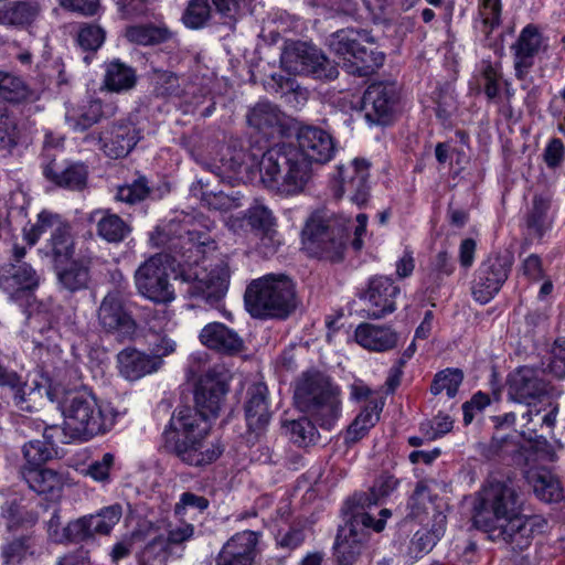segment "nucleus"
I'll list each match as a JSON object with an SVG mask.
<instances>
[{
  "label": "nucleus",
  "instance_id": "f257e3e1",
  "mask_svg": "<svg viewBox=\"0 0 565 565\" xmlns=\"http://www.w3.org/2000/svg\"><path fill=\"white\" fill-rule=\"evenodd\" d=\"M157 233L164 236L160 241L163 246L188 263L181 278L188 285L189 297L215 307L225 297L231 278L226 258L207 263L205 255L215 250V241L207 232L199 231L188 216L170 221Z\"/></svg>",
  "mask_w": 565,
  "mask_h": 565
},
{
  "label": "nucleus",
  "instance_id": "f03ea898",
  "mask_svg": "<svg viewBox=\"0 0 565 565\" xmlns=\"http://www.w3.org/2000/svg\"><path fill=\"white\" fill-rule=\"evenodd\" d=\"M476 527L512 551L526 550L545 521L522 513V501L513 486L503 480H489L478 492L473 508Z\"/></svg>",
  "mask_w": 565,
  "mask_h": 565
},
{
  "label": "nucleus",
  "instance_id": "7ed1b4c3",
  "mask_svg": "<svg viewBox=\"0 0 565 565\" xmlns=\"http://www.w3.org/2000/svg\"><path fill=\"white\" fill-rule=\"evenodd\" d=\"M210 429L211 419L206 415L189 406L179 407L163 431V446L188 466L211 465L223 454L224 446L218 440H205Z\"/></svg>",
  "mask_w": 565,
  "mask_h": 565
},
{
  "label": "nucleus",
  "instance_id": "20e7f679",
  "mask_svg": "<svg viewBox=\"0 0 565 565\" xmlns=\"http://www.w3.org/2000/svg\"><path fill=\"white\" fill-rule=\"evenodd\" d=\"M259 172L263 184L281 196L302 193L312 177L311 166L305 154L287 143L275 145L264 152Z\"/></svg>",
  "mask_w": 565,
  "mask_h": 565
},
{
  "label": "nucleus",
  "instance_id": "39448f33",
  "mask_svg": "<svg viewBox=\"0 0 565 565\" xmlns=\"http://www.w3.org/2000/svg\"><path fill=\"white\" fill-rule=\"evenodd\" d=\"M58 405L70 439L88 440L104 434L113 428L118 415L110 404H99L87 391L66 392Z\"/></svg>",
  "mask_w": 565,
  "mask_h": 565
},
{
  "label": "nucleus",
  "instance_id": "423d86ee",
  "mask_svg": "<svg viewBox=\"0 0 565 565\" xmlns=\"http://www.w3.org/2000/svg\"><path fill=\"white\" fill-rule=\"evenodd\" d=\"M295 402L320 427L331 429L341 414L340 391L320 372H307L297 382Z\"/></svg>",
  "mask_w": 565,
  "mask_h": 565
},
{
  "label": "nucleus",
  "instance_id": "0eeeda50",
  "mask_svg": "<svg viewBox=\"0 0 565 565\" xmlns=\"http://www.w3.org/2000/svg\"><path fill=\"white\" fill-rule=\"evenodd\" d=\"M245 306L256 318H286L296 308L295 286L286 275L253 280L245 291Z\"/></svg>",
  "mask_w": 565,
  "mask_h": 565
},
{
  "label": "nucleus",
  "instance_id": "6e6552de",
  "mask_svg": "<svg viewBox=\"0 0 565 565\" xmlns=\"http://www.w3.org/2000/svg\"><path fill=\"white\" fill-rule=\"evenodd\" d=\"M351 220L335 214H313L302 231L305 249L313 257L331 263L344 258Z\"/></svg>",
  "mask_w": 565,
  "mask_h": 565
},
{
  "label": "nucleus",
  "instance_id": "1a4fd4ad",
  "mask_svg": "<svg viewBox=\"0 0 565 565\" xmlns=\"http://www.w3.org/2000/svg\"><path fill=\"white\" fill-rule=\"evenodd\" d=\"M343 526H340L333 544V557L337 565H354L362 556L370 540L371 530L381 532L383 520H374L366 511L353 510Z\"/></svg>",
  "mask_w": 565,
  "mask_h": 565
},
{
  "label": "nucleus",
  "instance_id": "9d476101",
  "mask_svg": "<svg viewBox=\"0 0 565 565\" xmlns=\"http://www.w3.org/2000/svg\"><path fill=\"white\" fill-rule=\"evenodd\" d=\"M128 282L122 280L116 288L109 290L97 309V321L100 329L119 339H131L137 330V323L127 310L124 294Z\"/></svg>",
  "mask_w": 565,
  "mask_h": 565
},
{
  "label": "nucleus",
  "instance_id": "9b49d317",
  "mask_svg": "<svg viewBox=\"0 0 565 565\" xmlns=\"http://www.w3.org/2000/svg\"><path fill=\"white\" fill-rule=\"evenodd\" d=\"M281 63L294 73H306L316 78L338 77V67L315 45L307 42H292L281 54Z\"/></svg>",
  "mask_w": 565,
  "mask_h": 565
},
{
  "label": "nucleus",
  "instance_id": "f8f14e48",
  "mask_svg": "<svg viewBox=\"0 0 565 565\" xmlns=\"http://www.w3.org/2000/svg\"><path fill=\"white\" fill-rule=\"evenodd\" d=\"M135 285L141 296L156 303H168L175 298L169 279V266L161 255L148 258L137 268Z\"/></svg>",
  "mask_w": 565,
  "mask_h": 565
},
{
  "label": "nucleus",
  "instance_id": "ddd939ff",
  "mask_svg": "<svg viewBox=\"0 0 565 565\" xmlns=\"http://www.w3.org/2000/svg\"><path fill=\"white\" fill-rule=\"evenodd\" d=\"M140 140V132L136 126L125 119L113 121L99 132H90L84 141L98 146L103 152L111 158L126 157Z\"/></svg>",
  "mask_w": 565,
  "mask_h": 565
},
{
  "label": "nucleus",
  "instance_id": "4468645a",
  "mask_svg": "<svg viewBox=\"0 0 565 565\" xmlns=\"http://www.w3.org/2000/svg\"><path fill=\"white\" fill-rule=\"evenodd\" d=\"M370 163L364 159H354L338 167L334 194L347 195L359 206L365 204L370 196Z\"/></svg>",
  "mask_w": 565,
  "mask_h": 565
},
{
  "label": "nucleus",
  "instance_id": "2eb2a0df",
  "mask_svg": "<svg viewBox=\"0 0 565 565\" xmlns=\"http://www.w3.org/2000/svg\"><path fill=\"white\" fill-rule=\"evenodd\" d=\"M511 262L509 257L494 255L479 266L472 285L476 301L488 303L501 289L509 277Z\"/></svg>",
  "mask_w": 565,
  "mask_h": 565
},
{
  "label": "nucleus",
  "instance_id": "dca6fc26",
  "mask_svg": "<svg viewBox=\"0 0 565 565\" xmlns=\"http://www.w3.org/2000/svg\"><path fill=\"white\" fill-rule=\"evenodd\" d=\"M553 387L544 377V371L531 366H521L513 372L508 382V395L511 399L531 405L552 395Z\"/></svg>",
  "mask_w": 565,
  "mask_h": 565
},
{
  "label": "nucleus",
  "instance_id": "f3484780",
  "mask_svg": "<svg viewBox=\"0 0 565 565\" xmlns=\"http://www.w3.org/2000/svg\"><path fill=\"white\" fill-rule=\"evenodd\" d=\"M268 395V387L263 382L252 384L246 392L244 413L248 443H255L265 433L270 422Z\"/></svg>",
  "mask_w": 565,
  "mask_h": 565
},
{
  "label": "nucleus",
  "instance_id": "a211bd4d",
  "mask_svg": "<svg viewBox=\"0 0 565 565\" xmlns=\"http://www.w3.org/2000/svg\"><path fill=\"white\" fill-rule=\"evenodd\" d=\"M401 289L392 278L386 276L373 277L367 288L360 295L365 303V311L370 319H382L396 309V298Z\"/></svg>",
  "mask_w": 565,
  "mask_h": 565
},
{
  "label": "nucleus",
  "instance_id": "6ab92c4d",
  "mask_svg": "<svg viewBox=\"0 0 565 565\" xmlns=\"http://www.w3.org/2000/svg\"><path fill=\"white\" fill-rule=\"evenodd\" d=\"M397 99L394 83H373L364 92L362 102L365 119L371 125H385Z\"/></svg>",
  "mask_w": 565,
  "mask_h": 565
},
{
  "label": "nucleus",
  "instance_id": "aec40b11",
  "mask_svg": "<svg viewBox=\"0 0 565 565\" xmlns=\"http://www.w3.org/2000/svg\"><path fill=\"white\" fill-rule=\"evenodd\" d=\"M228 385L215 371L203 374L196 385L194 399L198 412L206 415L209 419L216 418L221 411Z\"/></svg>",
  "mask_w": 565,
  "mask_h": 565
},
{
  "label": "nucleus",
  "instance_id": "412c9836",
  "mask_svg": "<svg viewBox=\"0 0 565 565\" xmlns=\"http://www.w3.org/2000/svg\"><path fill=\"white\" fill-rule=\"evenodd\" d=\"M57 149L45 148L43 153V174L54 184L71 190H82L86 185L87 170L84 164L72 163L68 166L57 161Z\"/></svg>",
  "mask_w": 565,
  "mask_h": 565
},
{
  "label": "nucleus",
  "instance_id": "4be33fe9",
  "mask_svg": "<svg viewBox=\"0 0 565 565\" xmlns=\"http://www.w3.org/2000/svg\"><path fill=\"white\" fill-rule=\"evenodd\" d=\"M40 277L26 263H12L0 271V288L12 300H20L39 286Z\"/></svg>",
  "mask_w": 565,
  "mask_h": 565
},
{
  "label": "nucleus",
  "instance_id": "5701e85b",
  "mask_svg": "<svg viewBox=\"0 0 565 565\" xmlns=\"http://www.w3.org/2000/svg\"><path fill=\"white\" fill-rule=\"evenodd\" d=\"M117 109L114 103L90 99L83 105L67 107L65 121L74 131H85L102 119L114 117Z\"/></svg>",
  "mask_w": 565,
  "mask_h": 565
},
{
  "label": "nucleus",
  "instance_id": "b1692460",
  "mask_svg": "<svg viewBox=\"0 0 565 565\" xmlns=\"http://www.w3.org/2000/svg\"><path fill=\"white\" fill-rule=\"evenodd\" d=\"M298 147L308 162L326 163L334 152L332 137L321 128L305 126L297 134Z\"/></svg>",
  "mask_w": 565,
  "mask_h": 565
},
{
  "label": "nucleus",
  "instance_id": "393cba45",
  "mask_svg": "<svg viewBox=\"0 0 565 565\" xmlns=\"http://www.w3.org/2000/svg\"><path fill=\"white\" fill-rule=\"evenodd\" d=\"M542 46V35L539 29L526 25L520 33L516 42L511 46L514 53V68L518 79L523 81L534 64V57Z\"/></svg>",
  "mask_w": 565,
  "mask_h": 565
},
{
  "label": "nucleus",
  "instance_id": "a878e982",
  "mask_svg": "<svg viewBox=\"0 0 565 565\" xmlns=\"http://www.w3.org/2000/svg\"><path fill=\"white\" fill-rule=\"evenodd\" d=\"M20 475L29 488L38 494L45 495L50 500L61 498L65 484L63 473L42 467H21Z\"/></svg>",
  "mask_w": 565,
  "mask_h": 565
},
{
  "label": "nucleus",
  "instance_id": "bb28decb",
  "mask_svg": "<svg viewBox=\"0 0 565 565\" xmlns=\"http://www.w3.org/2000/svg\"><path fill=\"white\" fill-rule=\"evenodd\" d=\"M200 341L206 348L226 355L244 350V341L236 331L221 322H211L200 332Z\"/></svg>",
  "mask_w": 565,
  "mask_h": 565
},
{
  "label": "nucleus",
  "instance_id": "cd10ccee",
  "mask_svg": "<svg viewBox=\"0 0 565 565\" xmlns=\"http://www.w3.org/2000/svg\"><path fill=\"white\" fill-rule=\"evenodd\" d=\"M90 265L92 259L87 257L56 264L55 273L58 287L72 294L87 289L92 280Z\"/></svg>",
  "mask_w": 565,
  "mask_h": 565
},
{
  "label": "nucleus",
  "instance_id": "c85d7f7f",
  "mask_svg": "<svg viewBox=\"0 0 565 565\" xmlns=\"http://www.w3.org/2000/svg\"><path fill=\"white\" fill-rule=\"evenodd\" d=\"M119 373L129 381L139 380L160 370L158 358L134 348H126L117 355Z\"/></svg>",
  "mask_w": 565,
  "mask_h": 565
},
{
  "label": "nucleus",
  "instance_id": "c756f323",
  "mask_svg": "<svg viewBox=\"0 0 565 565\" xmlns=\"http://www.w3.org/2000/svg\"><path fill=\"white\" fill-rule=\"evenodd\" d=\"M356 342L371 351L384 352L396 347L397 333L390 327L361 323L354 332Z\"/></svg>",
  "mask_w": 565,
  "mask_h": 565
},
{
  "label": "nucleus",
  "instance_id": "7c9ffc66",
  "mask_svg": "<svg viewBox=\"0 0 565 565\" xmlns=\"http://www.w3.org/2000/svg\"><path fill=\"white\" fill-rule=\"evenodd\" d=\"M209 183H204L203 180H199L196 183L191 185V193L201 200L203 205L211 210L220 212H228L238 209L243 205V195L239 191L231 189L228 192L224 190L211 191L207 190Z\"/></svg>",
  "mask_w": 565,
  "mask_h": 565
},
{
  "label": "nucleus",
  "instance_id": "2f4dec72",
  "mask_svg": "<svg viewBox=\"0 0 565 565\" xmlns=\"http://www.w3.org/2000/svg\"><path fill=\"white\" fill-rule=\"evenodd\" d=\"M362 43L374 44V38L363 29L347 28L332 33L329 38V47L331 52L344 60L351 61L355 54V49Z\"/></svg>",
  "mask_w": 565,
  "mask_h": 565
},
{
  "label": "nucleus",
  "instance_id": "473e14b6",
  "mask_svg": "<svg viewBox=\"0 0 565 565\" xmlns=\"http://www.w3.org/2000/svg\"><path fill=\"white\" fill-rule=\"evenodd\" d=\"M398 484V480L391 475H381L370 489V492L355 493L345 502V508L349 511L360 510L365 511L380 502L381 499L390 495Z\"/></svg>",
  "mask_w": 565,
  "mask_h": 565
},
{
  "label": "nucleus",
  "instance_id": "72a5a7b5",
  "mask_svg": "<svg viewBox=\"0 0 565 565\" xmlns=\"http://www.w3.org/2000/svg\"><path fill=\"white\" fill-rule=\"evenodd\" d=\"M431 529H420L412 537L408 545V555L412 559L420 558L437 544L445 533L446 515L441 512L434 513Z\"/></svg>",
  "mask_w": 565,
  "mask_h": 565
},
{
  "label": "nucleus",
  "instance_id": "f704fd0d",
  "mask_svg": "<svg viewBox=\"0 0 565 565\" xmlns=\"http://www.w3.org/2000/svg\"><path fill=\"white\" fill-rule=\"evenodd\" d=\"M98 215L100 217L96 222L97 235L107 243H120L130 234V225L119 215L100 210L95 211L90 218L94 220Z\"/></svg>",
  "mask_w": 565,
  "mask_h": 565
},
{
  "label": "nucleus",
  "instance_id": "c9c22d12",
  "mask_svg": "<svg viewBox=\"0 0 565 565\" xmlns=\"http://www.w3.org/2000/svg\"><path fill=\"white\" fill-rule=\"evenodd\" d=\"M137 74L134 67L121 62L113 60L105 66L104 87L114 93L130 90L136 86Z\"/></svg>",
  "mask_w": 565,
  "mask_h": 565
},
{
  "label": "nucleus",
  "instance_id": "e433bc0d",
  "mask_svg": "<svg viewBox=\"0 0 565 565\" xmlns=\"http://www.w3.org/2000/svg\"><path fill=\"white\" fill-rule=\"evenodd\" d=\"M41 12L36 0H21L4 6L2 25L25 28L32 24Z\"/></svg>",
  "mask_w": 565,
  "mask_h": 565
},
{
  "label": "nucleus",
  "instance_id": "4c0bfd02",
  "mask_svg": "<svg viewBox=\"0 0 565 565\" xmlns=\"http://www.w3.org/2000/svg\"><path fill=\"white\" fill-rule=\"evenodd\" d=\"M382 404L375 399L369 401L353 423L348 427L344 440L347 444H353L362 439L371 427L380 419Z\"/></svg>",
  "mask_w": 565,
  "mask_h": 565
},
{
  "label": "nucleus",
  "instance_id": "58836bf2",
  "mask_svg": "<svg viewBox=\"0 0 565 565\" xmlns=\"http://www.w3.org/2000/svg\"><path fill=\"white\" fill-rule=\"evenodd\" d=\"M365 44L366 43H362L358 49H355L352 70L350 71L359 76H369L375 73L385 61V54L379 51L375 43L370 46H366Z\"/></svg>",
  "mask_w": 565,
  "mask_h": 565
},
{
  "label": "nucleus",
  "instance_id": "ea45409f",
  "mask_svg": "<svg viewBox=\"0 0 565 565\" xmlns=\"http://www.w3.org/2000/svg\"><path fill=\"white\" fill-rule=\"evenodd\" d=\"M125 36L129 42L138 45H156L168 41L171 32L163 25L149 23L128 26Z\"/></svg>",
  "mask_w": 565,
  "mask_h": 565
},
{
  "label": "nucleus",
  "instance_id": "a19ab883",
  "mask_svg": "<svg viewBox=\"0 0 565 565\" xmlns=\"http://www.w3.org/2000/svg\"><path fill=\"white\" fill-rule=\"evenodd\" d=\"M550 201L541 195L533 198L532 207L526 217V226L531 235L541 238L551 227L548 217Z\"/></svg>",
  "mask_w": 565,
  "mask_h": 565
},
{
  "label": "nucleus",
  "instance_id": "79ce46f5",
  "mask_svg": "<svg viewBox=\"0 0 565 565\" xmlns=\"http://www.w3.org/2000/svg\"><path fill=\"white\" fill-rule=\"evenodd\" d=\"M247 122L257 130L265 131L279 125L280 111L275 105L260 102L248 113Z\"/></svg>",
  "mask_w": 565,
  "mask_h": 565
},
{
  "label": "nucleus",
  "instance_id": "37998d69",
  "mask_svg": "<svg viewBox=\"0 0 565 565\" xmlns=\"http://www.w3.org/2000/svg\"><path fill=\"white\" fill-rule=\"evenodd\" d=\"M153 92L161 97H183L184 88L179 76L172 72L154 70L152 75Z\"/></svg>",
  "mask_w": 565,
  "mask_h": 565
},
{
  "label": "nucleus",
  "instance_id": "c03bdc74",
  "mask_svg": "<svg viewBox=\"0 0 565 565\" xmlns=\"http://www.w3.org/2000/svg\"><path fill=\"white\" fill-rule=\"evenodd\" d=\"M29 87L21 77L0 72V98L10 103H20L29 97Z\"/></svg>",
  "mask_w": 565,
  "mask_h": 565
},
{
  "label": "nucleus",
  "instance_id": "a18cd8bd",
  "mask_svg": "<svg viewBox=\"0 0 565 565\" xmlns=\"http://www.w3.org/2000/svg\"><path fill=\"white\" fill-rule=\"evenodd\" d=\"M463 380V373L460 369H446L437 373L430 385V392L434 395H438L446 392L449 398L457 395L458 388Z\"/></svg>",
  "mask_w": 565,
  "mask_h": 565
},
{
  "label": "nucleus",
  "instance_id": "49530a36",
  "mask_svg": "<svg viewBox=\"0 0 565 565\" xmlns=\"http://www.w3.org/2000/svg\"><path fill=\"white\" fill-rule=\"evenodd\" d=\"M257 535L253 531L236 533L223 546L224 553L228 556H250L255 558Z\"/></svg>",
  "mask_w": 565,
  "mask_h": 565
},
{
  "label": "nucleus",
  "instance_id": "de8ad7c7",
  "mask_svg": "<svg viewBox=\"0 0 565 565\" xmlns=\"http://www.w3.org/2000/svg\"><path fill=\"white\" fill-rule=\"evenodd\" d=\"M18 121L6 108H0V150L11 152L19 143Z\"/></svg>",
  "mask_w": 565,
  "mask_h": 565
},
{
  "label": "nucleus",
  "instance_id": "09e8293b",
  "mask_svg": "<svg viewBox=\"0 0 565 565\" xmlns=\"http://www.w3.org/2000/svg\"><path fill=\"white\" fill-rule=\"evenodd\" d=\"M211 17L209 0H190L183 13L185 26L198 30L203 28Z\"/></svg>",
  "mask_w": 565,
  "mask_h": 565
},
{
  "label": "nucleus",
  "instance_id": "8fccbe9b",
  "mask_svg": "<svg viewBox=\"0 0 565 565\" xmlns=\"http://www.w3.org/2000/svg\"><path fill=\"white\" fill-rule=\"evenodd\" d=\"M122 515L120 504H113L103 508L96 514H89L93 527L96 534L107 535L111 529L119 522Z\"/></svg>",
  "mask_w": 565,
  "mask_h": 565
},
{
  "label": "nucleus",
  "instance_id": "3c124183",
  "mask_svg": "<svg viewBox=\"0 0 565 565\" xmlns=\"http://www.w3.org/2000/svg\"><path fill=\"white\" fill-rule=\"evenodd\" d=\"M51 246L55 257H71L74 254V243L71 227L61 221L51 234Z\"/></svg>",
  "mask_w": 565,
  "mask_h": 565
},
{
  "label": "nucleus",
  "instance_id": "603ef678",
  "mask_svg": "<svg viewBox=\"0 0 565 565\" xmlns=\"http://www.w3.org/2000/svg\"><path fill=\"white\" fill-rule=\"evenodd\" d=\"M149 193L148 180L145 177H140L130 184L119 186L115 199L134 205L146 200Z\"/></svg>",
  "mask_w": 565,
  "mask_h": 565
},
{
  "label": "nucleus",
  "instance_id": "864d4df0",
  "mask_svg": "<svg viewBox=\"0 0 565 565\" xmlns=\"http://www.w3.org/2000/svg\"><path fill=\"white\" fill-rule=\"evenodd\" d=\"M533 490L544 502L557 501L562 494L559 482L547 472L536 475L533 479Z\"/></svg>",
  "mask_w": 565,
  "mask_h": 565
},
{
  "label": "nucleus",
  "instance_id": "5fc2aeb1",
  "mask_svg": "<svg viewBox=\"0 0 565 565\" xmlns=\"http://www.w3.org/2000/svg\"><path fill=\"white\" fill-rule=\"evenodd\" d=\"M194 535V526L191 523H181L180 525L168 530L167 537L157 536L150 543L149 546H160L167 551L170 545L182 544Z\"/></svg>",
  "mask_w": 565,
  "mask_h": 565
},
{
  "label": "nucleus",
  "instance_id": "6e6d98bb",
  "mask_svg": "<svg viewBox=\"0 0 565 565\" xmlns=\"http://www.w3.org/2000/svg\"><path fill=\"white\" fill-rule=\"evenodd\" d=\"M54 448L42 440H31L23 446L26 465L23 467H41L53 457Z\"/></svg>",
  "mask_w": 565,
  "mask_h": 565
},
{
  "label": "nucleus",
  "instance_id": "4d7b16f0",
  "mask_svg": "<svg viewBox=\"0 0 565 565\" xmlns=\"http://www.w3.org/2000/svg\"><path fill=\"white\" fill-rule=\"evenodd\" d=\"M286 429L290 440L300 447L311 443L316 434L315 425L307 417L289 422L286 424Z\"/></svg>",
  "mask_w": 565,
  "mask_h": 565
},
{
  "label": "nucleus",
  "instance_id": "13d9d810",
  "mask_svg": "<svg viewBox=\"0 0 565 565\" xmlns=\"http://www.w3.org/2000/svg\"><path fill=\"white\" fill-rule=\"evenodd\" d=\"M57 214L43 211L39 214L38 221L25 232V238L30 245H34L43 233L50 231L51 233L56 228L61 222Z\"/></svg>",
  "mask_w": 565,
  "mask_h": 565
},
{
  "label": "nucleus",
  "instance_id": "bf43d9fd",
  "mask_svg": "<svg viewBox=\"0 0 565 565\" xmlns=\"http://www.w3.org/2000/svg\"><path fill=\"white\" fill-rule=\"evenodd\" d=\"M95 531L89 515H84L66 525L65 542H83L93 539Z\"/></svg>",
  "mask_w": 565,
  "mask_h": 565
},
{
  "label": "nucleus",
  "instance_id": "052dcab7",
  "mask_svg": "<svg viewBox=\"0 0 565 565\" xmlns=\"http://www.w3.org/2000/svg\"><path fill=\"white\" fill-rule=\"evenodd\" d=\"M105 41V31L96 24H84L77 34V42L83 50L97 51Z\"/></svg>",
  "mask_w": 565,
  "mask_h": 565
},
{
  "label": "nucleus",
  "instance_id": "680f3d73",
  "mask_svg": "<svg viewBox=\"0 0 565 565\" xmlns=\"http://www.w3.org/2000/svg\"><path fill=\"white\" fill-rule=\"evenodd\" d=\"M431 505V494L427 484L424 481L417 482L416 488L408 501L411 514L414 518H418L422 513H428V509Z\"/></svg>",
  "mask_w": 565,
  "mask_h": 565
},
{
  "label": "nucleus",
  "instance_id": "e2e57ef3",
  "mask_svg": "<svg viewBox=\"0 0 565 565\" xmlns=\"http://www.w3.org/2000/svg\"><path fill=\"white\" fill-rule=\"evenodd\" d=\"M481 455L488 460L500 459L515 449L512 439L508 437H493L488 444L480 445Z\"/></svg>",
  "mask_w": 565,
  "mask_h": 565
},
{
  "label": "nucleus",
  "instance_id": "0e129e2a",
  "mask_svg": "<svg viewBox=\"0 0 565 565\" xmlns=\"http://www.w3.org/2000/svg\"><path fill=\"white\" fill-rule=\"evenodd\" d=\"M248 224L262 233L275 228L276 220L268 207L255 205L248 210Z\"/></svg>",
  "mask_w": 565,
  "mask_h": 565
},
{
  "label": "nucleus",
  "instance_id": "69168bd1",
  "mask_svg": "<svg viewBox=\"0 0 565 565\" xmlns=\"http://www.w3.org/2000/svg\"><path fill=\"white\" fill-rule=\"evenodd\" d=\"M13 391V403L17 408L23 412H33L35 409V398L40 395V391L29 388L19 376V385L10 387Z\"/></svg>",
  "mask_w": 565,
  "mask_h": 565
},
{
  "label": "nucleus",
  "instance_id": "338daca9",
  "mask_svg": "<svg viewBox=\"0 0 565 565\" xmlns=\"http://www.w3.org/2000/svg\"><path fill=\"white\" fill-rule=\"evenodd\" d=\"M212 3L215 11L224 19V24L234 30L241 11L239 0H212Z\"/></svg>",
  "mask_w": 565,
  "mask_h": 565
},
{
  "label": "nucleus",
  "instance_id": "774afa93",
  "mask_svg": "<svg viewBox=\"0 0 565 565\" xmlns=\"http://www.w3.org/2000/svg\"><path fill=\"white\" fill-rule=\"evenodd\" d=\"M547 369L555 377L565 379V338L555 340Z\"/></svg>",
  "mask_w": 565,
  "mask_h": 565
}]
</instances>
